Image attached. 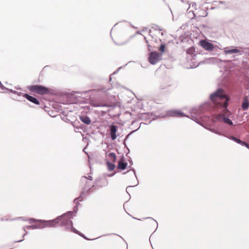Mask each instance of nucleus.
I'll return each instance as SVG.
<instances>
[{
  "instance_id": "obj_1",
  "label": "nucleus",
  "mask_w": 249,
  "mask_h": 249,
  "mask_svg": "<svg viewBox=\"0 0 249 249\" xmlns=\"http://www.w3.org/2000/svg\"><path fill=\"white\" fill-rule=\"evenodd\" d=\"M73 213L70 212L52 220H36L34 218L29 219L30 223H37L35 226H27L28 229H41L46 227H54L58 225H70L71 227V231L78 234L85 239H87L85 235L82 234L78 231L72 227V222L71 219L72 218Z\"/></svg>"
},
{
  "instance_id": "obj_2",
  "label": "nucleus",
  "mask_w": 249,
  "mask_h": 249,
  "mask_svg": "<svg viewBox=\"0 0 249 249\" xmlns=\"http://www.w3.org/2000/svg\"><path fill=\"white\" fill-rule=\"evenodd\" d=\"M211 98L215 105V107L220 108L222 109L221 113L216 115L215 119L217 121H223L228 124L232 125V121L228 118L231 115V113L227 108L229 99L226 96L224 90L221 89H218L216 92L211 95Z\"/></svg>"
},
{
  "instance_id": "obj_3",
  "label": "nucleus",
  "mask_w": 249,
  "mask_h": 249,
  "mask_svg": "<svg viewBox=\"0 0 249 249\" xmlns=\"http://www.w3.org/2000/svg\"><path fill=\"white\" fill-rule=\"evenodd\" d=\"M28 89L32 92L36 93L38 94L44 95L49 93V89L41 85H32L28 87Z\"/></svg>"
},
{
  "instance_id": "obj_4",
  "label": "nucleus",
  "mask_w": 249,
  "mask_h": 249,
  "mask_svg": "<svg viewBox=\"0 0 249 249\" xmlns=\"http://www.w3.org/2000/svg\"><path fill=\"white\" fill-rule=\"evenodd\" d=\"M161 53H159L156 52H152L149 54V61L151 64L154 65L161 59Z\"/></svg>"
},
{
  "instance_id": "obj_5",
  "label": "nucleus",
  "mask_w": 249,
  "mask_h": 249,
  "mask_svg": "<svg viewBox=\"0 0 249 249\" xmlns=\"http://www.w3.org/2000/svg\"><path fill=\"white\" fill-rule=\"evenodd\" d=\"M200 43L201 47L205 49L206 50L211 51H212L214 48L213 45L212 43L207 41L206 40H201L200 41Z\"/></svg>"
},
{
  "instance_id": "obj_6",
  "label": "nucleus",
  "mask_w": 249,
  "mask_h": 249,
  "mask_svg": "<svg viewBox=\"0 0 249 249\" xmlns=\"http://www.w3.org/2000/svg\"><path fill=\"white\" fill-rule=\"evenodd\" d=\"M127 166V163L125 161L124 158H122L118 162L117 168L120 170H124Z\"/></svg>"
},
{
  "instance_id": "obj_7",
  "label": "nucleus",
  "mask_w": 249,
  "mask_h": 249,
  "mask_svg": "<svg viewBox=\"0 0 249 249\" xmlns=\"http://www.w3.org/2000/svg\"><path fill=\"white\" fill-rule=\"evenodd\" d=\"M23 96L25 98H26L29 101L36 104V105H39V101L36 98L34 97H33L32 96H30L27 94H23Z\"/></svg>"
},
{
  "instance_id": "obj_8",
  "label": "nucleus",
  "mask_w": 249,
  "mask_h": 249,
  "mask_svg": "<svg viewBox=\"0 0 249 249\" xmlns=\"http://www.w3.org/2000/svg\"><path fill=\"white\" fill-rule=\"evenodd\" d=\"M117 126L114 125L110 126V136L112 140H114L116 139Z\"/></svg>"
},
{
  "instance_id": "obj_9",
  "label": "nucleus",
  "mask_w": 249,
  "mask_h": 249,
  "mask_svg": "<svg viewBox=\"0 0 249 249\" xmlns=\"http://www.w3.org/2000/svg\"><path fill=\"white\" fill-rule=\"evenodd\" d=\"M249 106V98L248 96L244 97L242 104V108L243 110H247Z\"/></svg>"
},
{
  "instance_id": "obj_10",
  "label": "nucleus",
  "mask_w": 249,
  "mask_h": 249,
  "mask_svg": "<svg viewBox=\"0 0 249 249\" xmlns=\"http://www.w3.org/2000/svg\"><path fill=\"white\" fill-rule=\"evenodd\" d=\"M231 139L235 142H236L239 143L242 145L245 146L246 147H247L248 149H249V144L247 143L242 141L241 140L236 138V137H234L233 136L231 137Z\"/></svg>"
},
{
  "instance_id": "obj_11",
  "label": "nucleus",
  "mask_w": 249,
  "mask_h": 249,
  "mask_svg": "<svg viewBox=\"0 0 249 249\" xmlns=\"http://www.w3.org/2000/svg\"><path fill=\"white\" fill-rule=\"evenodd\" d=\"M80 120L86 124H89L91 123V120L87 116H82L80 117Z\"/></svg>"
},
{
  "instance_id": "obj_12",
  "label": "nucleus",
  "mask_w": 249,
  "mask_h": 249,
  "mask_svg": "<svg viewBox=\"0 0 249 249\" xmlns=\"http://www.w3.org/2000/svg\"><path fill=\"white\" fill-rule=\"evenodd\" d=\"M240 52V51L236 49H229L228 48H225L224 50V52L226 54H232L238 53Z\"/></svg>"
},
{
  "instance_id": "obj_13",
  "label": "nucleus",
  "mask_w": 249,
  "mask_h": 249,
  "mask_svg": "<svg viewBox=\"0 0 249 249\" xmlns=\"http://www.w3.org/2000/svg\"><path fill=\"white\" fill-rule=\"evenodd\" d=\"M171 115L174 117H183L185 116L184 113L180 111H174L172 112Z\"/></svg>"
},
{
  "instance_id": "obj_14",
  "label": "nucleus",
  "mask_w": 249,
  "mask_h": 249,
  "mask_svg": "<svg viewBox=\"0 0 249 249\" xmlns=\"http://www.w3.org/2000/svg\"><path fill=\"white\" fill-rule=\"evenodd\" d=\"M107 169L109 171H113L115 168V165L114 163H110L109 161L107 162Z\"/></svg>"
},
{
  "instance_id": "obj_15",
  "label": "nucleus",
  "mask_w": 249,
  "mask_h": 249,
  "mask_svg": "<svg viewBox=\"0 0 249 249\" xmlns=\"http://www.w3.org/2000/svg\"><path fill=\"white\" fill-rule=\"evenodd\" d=\"M108 157L110 158V160L113 162H114L116 160V156L114 153H110L108 155Z\"/></svg>"
},
{
  "instance_id": "obj_16",
  "label": "nucleus",
  "mask_w": 249,
  "mask_h": 249,
  "mask_svg": "<svg viewBox=\"0 0 249 249\" xmlns=\"http://www.w3.org/2000/svg\"><path fill=\"white\" fill-rule=\"evenodd\" d=\"M91 105L92 106L94 107H108L106 104H102L99 103H96L95 102H92Z\"/></svg>"
},
{
  "instance_id": "obj_17",
  "label": "nucleus",
  "mask_w": 249,
  "mask_h": 249,
  "mask_svg": "<svg viewBox=\"0 0 249 249\" xmlns=\"http://www.w3.org/2000/svg\"><path fill=\"white\" fill-rule=\"evenodd\" d=\"M159 51L161 52V53H163L165 51V46L164 44H161L159 48Z\"/></svg>"
},
{
  "instance_id": "obj_18",
  "label": "nucleus",
  "mask_w": 249,
  "mask_h": 249,
  "mask_svg": "<svg viewBox=\"0 0 249 249\" xmlns=\"http://www.w3.org/2000/svg\"><path fill=\"white\" fill-rule=\"evenodd\" d=\"M103 181L104 182L105 185H107V181L106 179L103 180Z\"/></svg>"
},
{
  "instance_id": "obj_19",
  "label": "nucleus",
  "mask_w": 249,
  "mask_h": 249,
  "mask_svg": "<svg viewBox=\"0 0 249 249\" xmlns=\"http://www.w3.org/2000/svg\"><path fill=\"white\" fill-rule=\"evenodd\" d=\"M150 220H151L152 222H153V223H155V220L153 219H150Z\"/></svg>"
}]
</instances>
